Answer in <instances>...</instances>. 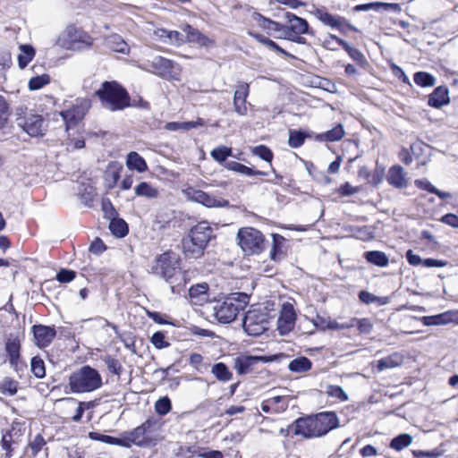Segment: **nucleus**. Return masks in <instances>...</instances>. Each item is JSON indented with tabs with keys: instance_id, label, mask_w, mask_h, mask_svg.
Here are the masks:
<instances>
[{
	"instance_id": "34",
	"label": "nucleus",
	"mask_w": 458,
	"mask_h": 458,
	"mask_svg": "<svg viewBox=\"0 0 458 458\" xmlns=\"http://www.w3.org/2000/svg\"><path fill=\"white\" fill-rule=\"evenodd\" d=\"M21 53L18 55V65L20 69H25L36 55L35 48L30 44L20 45Z\"/></svg>"
},
{
	"instance_id": "56",
	"label": "nucleus",
	"mask_w": 458,
	"mask_h": 458,
	"mask_svg": "<svg viewBox=\"0 0 458 458\" xmlns=\"http://www.w3.org/2000/svg\"><path fill=\"white\" fill-rule=\"evenodd\" d=\"M358 296L359 300L365 304L377 302L380 305H384L388 302L387 297H377L365 290L360 291Z\"/></svg>"
},
{
	"instance_id": "29",
	"label": "nucleus",
	"mask_w": 458,
	"mask_h": 458,
	"mask_svg": "<svg viewBox=\"0 0 458 458\" xmlns=\"http://www.w3.org/2000/svg\"><path fill=\"white\" fill-rule=\"evenodd\" d=\"M123 171V165L118 162H111L108 164L105 171V181L107 182L109 189H113L116 186L118 181L121 178Z\"/></svg>"
},
{
	"instance_id": "50",
	"label": "nucleus",
	"mask_w": 458,
	"mask_h": 458,
	"mask_svg": "<svg viewBox=\"0 0 458 458\" xmlns=\"http://www.w3.org/2000/svg\"><path fill=\"white\" fill-rule=\"evenodd\" d=\"M14 443L13 438V431L12 430H6L2 435V438L0 441V445L2 449L5 452L4 457L5 458H11L13 455V444Z\"/></svg>"
},
{
	"instance_id": "2",
	"label": "nucleus",
	"mask_w": 458,
	"mask_h": 458,
	"mask_svg": "<svg viewBox=\"0 0 458 458\" xmlns=\"http://www.w3.org/2000/svg\"><path fill=\"white\" fill-rule=\"evenodd\" d=\"M102 107L112 111H123L131 106L148 107V102L140 98L139 103L131 102L128 90L117 81H105L94 92Z\"/></svg>"
},
{
	"instance_id": "18",
	"label": "nucleus",
	"mask_w": 458,
	"mask_h": 458,
	"mask_svg": "<svg viewBox=\"0 0 458 458\" xmlns=\"http://www.w3.org/2000/svg\"><path fill=\"white\" fill-rule=\"evenodd\" d=\"M66 39L72 46L77 47H90L93 45V38L82 28L75 24L67 26L65 30Z\"/></svg>"
},
{
	"instance_id": "38",
	"label": "nucleus",
	"mask_w": 458,
	"mask_h": 458,
	"mask_svg": "<svg viewBox=\"0 0 458 458\" xmlns=\"http://www.w3.org/2000/svg\"><path fill=\"white\" fill-rule=\"evenodd\" d=\"M226 167L233 172L247 175V176H254V175H267V172L261 170H256L254 168L249 167L242 163L236 161L228 162Z\"/></svg>"
},
{
	"instance_id": "19",
	"label": "nucleus",
	"mask_w": 458,
	"mask_h": 458,
	"mask_svg": "<svg viewBox=\"0 0 458 458\" xmlns=\"http://www.w3.org/2000/svg\"><path fill=\"white\" fill-rule=\"evenodd\" d=\"M250 91L249 83L245 81H239L237 83L233 104L234 112L241 116L247 115L248 114V106L250 104L248 103L247 98L250 95Z\"/></svg>"
},
{
	"instance_id": "37",
	"label": "nucleus",
	"mask_w": 458,
	"mask_h": 458,
	"mask_svg": "<svg viewBox=\"0 0 458 458\" xmlns=\"http://www.w3.org/2000/svg\"><path fill=\"white\" fill-rule=\"evenodd\" d=\"M253 18L257 21L258 25L263 30L274 32H279L283 30V23L265 17L259 13H255Z\"/></svg>"
},
{
	"instance_id": "52",
	"label": "nucleus",
	"mask_w": 458,
	"mask_h": 458,
	"mask_svg": "<svg viewBox=\"0 0 458 458\" xmlns=\"http://www.w3.org/2000/svg\"><path fill=\"white\" fill-rule=\"evenodd\" d=\"M251 153L269 164H271L274 159L273 151L270 148L263 144L253 147L251 148Z\"/></svg>"
},
{
	"instance_id": "7",
	"label": "nucleus",
	"mask_w": 458,
	"mask_h": 458,
	"mask_svg": "<svg viewBox=\"0 0 458 458\" xmlns=\"http://www.w3.org/2000/svg\"><path fill=\"white\" fill-rule=\"evenodd\" d=\"M285 23L283 24V38L292 42L304 45L307 43L303 35L314 36V30L310 27L308 21L296 14L286 12L284 13Z\"/></svg>"
},
{
	"instance_id": "22",
	"label": "nucleus",
	"mask_w": 458,
	"mask_h": 458,
	"mask_svg": "<svg viewBox=\"0 0 458 458\" xmlns=\"http://www.w3.org/2000/svg\"><path fill=\"white\" fill-rule=\"evenodd\" d=\"M269 356L240 355L234 359L233 368L239 375H246L253 371L254 367L259 362L272 361Z\"/></svg>"
},
{
	"instance_id": "8",
	"label": "nucleus",
	"mask_w": 458,
	"mask_h": 458,
	"mask_svg": "<svg viewBox=\"0 0 458 458\" xmlns=\"http://www.w3.org/2000/svg\"><path fill=\"white\" fill-rule=\"evenodd\" d=\"M248 301L249 297L245 293L231 294L215 307V316L221 323H231L244 310Z\"/></svg>"
},
{
	"instance_id": "35",
	"label": "nucleus",
	"mask_w": 458,
	"mask_h": 458,
	"mask_svg": "<svg viewBox=\"0 0 458 458\" xmlns=\"http://www.w3.org/2000/svg\"><path fill=\"white\" fill-rule=\"evenodd\" d=\"M403 361V356L398 352H394L386 357L377 360L376 368L378 371L386 369H393L402 365Z\"/></svg>"
},
{
	"instance_id": "25",
	"label": "nucleus",
	"mask_w": 458,
	"mask_h": 458,
	"mask_svg": "<svg viewBox=\"0 0 458 458\" xmlns=\"http://www.w3.org/2000/svg\"><path fill=\"white\" fill-rule=\"evenodd\" d=\"M289 395H276L267 398L261 403V410L266 413L279 414L288 409Z\"/></svg>"
},
{
	"instance_id": "51",
	"label": "nucleus",
	"mask_w": 458,
	"mask_h": 458,
	"mask_svg": "<svg viewBox=\"0 0 458 458\" xmlns=\"http://www.w3.org/2000/svg\"><path fill=\"white\" fill-rule=\"evenodd\" d=\"M79 197L85 206L91 208L97 197L96 189L89 185L85 186L80 191Z\"/></svg>"
},
{
	"instance_id": "12",
	"label": "nucleus",
	"mask_w": 458,
	"mask_h": 458,
	"mask_svg": "<svg viewBox=\"0 0 458 458\" xmlns=\"http://www.w3.org/2000/svg\"><path fill=\"white\" fill-rule=\"evenodd\" d=\"M268 313L259 310H249L244 316L242 327L249 335L259 336L268 329Z\"/></svg>"
},
{
	"instance_id": "10",
	"label": "nucleus",
	"mask_w": 458,
	"mask_h": 458,
	"mask_svg": "<svg viewBox=\"0 0 458 458\" xmlns=\"http://www.w3.org/2000/svg\"><path fill=\"white\" fill-rule=\"evenodd\" d=\"M91 106V102L88 98H77L75 102L68 108L60 112V116L64 122L66 131L76 128L84 119L86 114Z\"/></svg>"
},
{
	"instance_id": "24",
	"label": "nucleus",
	"mask_w": 458,
	"mask_h": 458,
	"mask_svg": "<svg viewBox=\"0 0 458 458\" xmlns=\"http://www.w3.org/2000/svg\"><path fill=\"white\" fill-rule=\"evenodd\" d=\"M4 351L9 364L13 368H17L21 357V341L20 336L10 335L4 342Z\"/></svg>"
},
{
	"instance_id": "5",
	"label": "nucleus",
	"mask_w": 458,
	"mask_h": 458,
	"mask_svg": "<svg viewBox=\"0 0 458 458\" xmlns=\"http://www.w3.org/2000/svg\"><path fill=\"white\" fill-rule=\"evenodd\" d=\"M236 240L239 247L248 256L261 254L267 245L263 233L252 226L241 227L237 232Z\"/></svg>"
},
{
	"instance_id": "21",
	"label": "nucleus",
	"mask_w": 458,
	"mask_h": 458,
	"mask_svg": "<svg viewBox=\"0 0 458 458\" xmlns=\"http://www.w3.org/2000/svg\"><path fill=\"white\" fill-rule=\"evenodd\" d=\"M296 313L293 304L285 302L282 306L278 319L277 330L281 335L290 333L295 325Z\"/></svg>"
},
{
	"instance_id": "23",
	"label": "nucleus",
	"mask_w": 458,
	"mask_h": 458,
	"mask_svg": "<svg viewBox=\"0 0 458 458\" xmlns=\"http://www.w3.org/2000/svg\"><path fill=\"white\" fill-rule=\"evenodd\" d=\"M182 30L186 34L185 41L190 44H195L199 47H210L215 46L216 42L214 39L209 38L208 36L203 34L198 29L192 27L189 23L182 24L181 26Z\"/></svg>"
},
{
	"instance_id": "11",
	"label": "nucleus",
	"mask_w": 458,
	"mask_h": 458,
	"mask_svg": "<svg viewBox=\"0 0 458 458\" xmlns=\"http://www.w3.org/2000/svg\"><path fill=\"white\" fill-rule=\"evenodd\" d=\"M149 71L155 75L167 81H180L181 65L168 58L157 55L148 64Z\"/></svg>"
},
{
	"instance_id": "40",
	"label": "nucleus",
	"mask_w": 458,
	"mask_h": 458,
	"mask_svg": "<svg viewBox=\"0 0 458 458\" xmlns=\"http://www.w3.org/2000/svg\"><path fill=\"white\" fill-rule=\"evenodd\" d=\"M312 368L311 360L304 356L298 357L290 361L288 369L292 372L295 373H305L310 370Z\"/></svg>"
},
{
	"instance_id": "45",
	"label": "nucleus",
	"mask_w": 458,
	"mask_h": 458,
	"mask_svg": "<svg viewBox=\"0 0 458 458\" xmlns=\"http://www.w3.org/2000/svg\"><path fill=\"white\" fill-rule=\"evenodd\" d=\"M19 382L10 377H5L0 382V393L4 395L13 396L17 394Z\"/></svg>"
},
{
	"instance_id": "36",
	"label": "nucleus",
	"mask_w": 458,
	"mask_h": 458,
	"mask_svg": "<svg viewBox=\"0 0 458 458\" xmlns=\"http://www.w3.org/2000/svg\"><path fill=\"white\" fill-rule=\"evenodd\" d=\"M273 243L270 250V259L274 261L280 260L285 254V238L278 233H273Z\"/></svg>"
},
{
	"instance_id": "16",
	"label": "nucleus",
	"mask_w": 458,
	"mask_h": 458,
	"mask_svg": "<svg viewBox=\"0 0 458 458\" xmlns=\"http://www.w3.org/2000/svg\"><path fill=\"white\" fill-rule=\"evenodd\" d=\"M171 250L165 251L157 256L155 265L152 267V273L159 275L166 281H169L175 275L176 266Z\"/></svg>"
},
{
	"instance_id": "48",
	"label": "nucleus",
	"mask_w": 458,
	"mask_h": 458,
	"mask_svg": "<svg viewBox=\"0 0 458 458\" xmlns=\"http://www.w3.org/2000/svg\"><path fill=\"white\" fill-rule=\"evenodd\" d=\"M308 137L309 135L301 130H290L288 145L293 148H298L304 144Z\"/></svg>"
},
{
	"instance_id": "57",
	"label": "nucleus",
	"mask_w": 458,
	"mask_h": 458,
	"mask_svg": "<svg viewBox=\"0 0 458 458\" xmlns=\"http://www.w3.org/2000/svg\"><path fill=\"white\" fill-rule=\"evenodd\" d=\"M50 83V76L47 73L34 76L29 81V89L30 90H38Z\"/></svg>"
},
{
	"instance_id": "49",
	"label": "nucleus",
	"mask_w": 458,
	"mask_h": 458,
	"mask_svg": "<svg viewBox=\"0 0 458 458\" xmlns=\"http://www.w3.org/2000/svg\"><path fill=\"white\" fill-rule=\"evenodd\" d=\"M30 370L35 377L41 379L46 377V365L43 359L37 355L30 360Z\"/></svg>"
},
{
	"instance_id": "17",
	"label": "nucleus",
	"mask_w": 458,
	"mask_h": 458,
	"mask_svg": "<svg viewBox=\"0 0 458 458\" xmlns=\"http://www.w3.org/2000/svg\"><path fill=\"white\" fill-rule=\"evenodd\" d=\"M33 343L39 349H45L51 345L56 336V330L54 325L47 326L36 324L31 327Z\"/></svg>"
},
{
	"instance_id": "32",
	"label": "nucleus",
	"mask_w": 458,
	"mask_h": 458,
	"mask_svg": "<svg viewBox=\"0 0 458 458\" xmlns=\"http://www.w3.org/2000/svg\"><path fill=\"white\" fill-rule=\"evenodd\" d=\"M109 230L116 238H123L129 233V225L123 218L112 216L109 223Z\"/></svg>"
},
{
	"instance_id": "4",
	"label": "nucleus",
	"mask_w": 458,
	"mask_h": 458,
	"mask_svg": "<svg viewBox=\"0 0 458 458\" xmlns=\"http://www.w3.org/2000/svg\"><path fill=\"white\" fill-rule=\"evenodd\" d=\"M102 386V377L98 370L89 365H83L67 377L65 393L87 394L99 389Z\"/></svg>"
},
{
	"instance_id": "53",
	"label": "nucleus",
	"mask_w": 458,
	"mask_h": 458,
	"mask_svg": "<svg viewBox=\"0 0 458 458\" xmlns=\"http://www.w3.org/2000/svg\"><path fill=\"white\" fill-rule=\"evenodd\" d=\"M412 442V437L409 434H401L394 437L390 442V447L395 451H401L407 447Z\"/></svg>"
},
{
	"instance_id": "59",
	"label": "nucleus",
	"mask_w": 458,
	"mask_h": 458,
	"mask_svg": "<svg viewBox=\"0 0 458 458\" xmlns=\"http://www.w3.org/2000/svg\"><path fill=\"white\" fill-rule=\"evenodd\" d=\"M172 410V403L168 396H163L155 403V411L157 414L164 416Z\"/></svg>"
},
{
	"instance_id": "54",
	"label": "nucleus",
	"mask_w": 458,
	"mask_h": 458,
	"mask_svg": "<svg viewBox=\"0 0 458 458\" xmlns=\"http://www.w3.org/2000/svg\"><path fill=\"white\" fill-rule=\"evenodd\" d=\"M345 40L334 34H328L322 42V47L327 50L337 51L339 47L343 48Z\"/></svg>"
},
{
	"instance_id": "26",
	"label": "nucleus",
	"mask_w": 458,
	"mask_h": 458,
	"mask_svg": "<svg viewBox=\"0 0 458 458\" xmlns=\"http://www.w3.org/2000/svg\"><path fill=\"white\" fill-rule=\"evenodd\" d=\"M428 106L440 109L450 103L449 89L445 85H440L428 96Z\"/></svg>"
},
{
	"instance_id": "39",
	"label": "nucleus",
	"mask_w": 458,
	"mask_h": 458,
	"mask_svg": "<svg viewBox=\"0 0 458 458\" xmlns=\"http://www.w3.org/2000/svg\"><path fill=\"white\" fill-rule=\"evenodd\" d=\"M66 132L68 133L66 138V145L68 148H71L72 150H74L85 148L83 129H78L75 133H71L70 131Z\"/></svg>"
},
{
	"instance_id": "64",
	"label": "nucleus",
	"mask_w": 458,
	"mask_h": 458,
	"mask_svg": "<svg viewBox=\"0 0 458 458\" xmlns=\"http://www.w3.org/2000/svg\"><path fill=\"white\" fill-rule=\"evenodd\" d=\"M151 344L157 349H164L170 345V343L165 340V335L162 331H157L153 334L150 339Z\"/></svg>"
},
{
	"instance_id": "41",
	"label": "nucleus",
	"mask_w": 458,
	"mask_h": 458,
	"mask_svg": "<svg viewBox=\"0 0 458 458\" xmlns=\"http://www.w3.org/2000/svg\"><path fill=\"white\" fill-rule=\"evenodd\" d=\"M364 258L369 263L381 267H386L389 263L386 254L380 250L366 251Z\"/></svg>"
},
{
	"instance_id": "30",
	"label": "nucleus",
	"mask_w": 458,
	"mask_h": 458,
	"mask_svg": "<svg viewBox=\"0 0 458 458\" xmlns=\"http://www.w3.org/2000/svg\"><path fill=\"white\" fill-rule=\"evenodd\" d=\"M249 35L256 39L258 42L261 43L262 45L266 46L268 49L282 55L286 57L293 58L294 56L288 53L286 50L283 49L274 40L265 37L264 35L258 33V32H252L249 31Z\"/></svg>"
},
{
	"instance_id": "47",
	"label": "nucleus",
	"mask_w": 458,
	"mask_h": 458,
	"mask_svg": "<svg viewBox=\"0 0 458 458\" xmlns=\"http://www.w3.org/2000/svg\"><path fill=\"white\" fill-rule=\"evenodd\" d=\"M47 445V441L41 434H37L32 440H30L26 451L30 450V456L35 458Z\"/></svg>"
},
{
	"instance_id": "13",
	"label": "nucleus",
	"mask_w": 458,
	"mask_h": 458,
	"mask_svg": "<svg viewBox=\"0 0 458 458\" xmlns=\"http://www.w3.org/2000/svg\"><path fill=\"white\" fill-rule=\"evenodd\" d=\"M58 402L63 404L64 418L72 422H80L85 411L94 406L92 402H81L73 397H64Z\"/></svg>"
},
{
	"instance_id": "6",
	"label": "nucleus",
	"mask_w": 458,
	"mask_h": 458,
	"mask_svg": "<svg viewBox=\"0 0 458 458\" xmlns=\"http://www.w3.org/2000/svg\"><path fill=\"white\" fill-rule=\"evenodd\" d=\"M159 427L158 420L155 417H149L142 424L131 430L125 431L119 437V445L131 447L132 445L143 446L148 445L151 438L149 434Z\"/></svg>"
},
{
	"instance_id": "14",
	"label": "nucleus",
	"mask_w": 458,
	"mask_h": 458,
	"mask_svg": "<svg viewBox=\"0 0 458 458\" xmlns=\"http://www.w3.org/2000/svg\"><path fill=\"white\" fill-rule=\"evenodd\" d=\"M315 15L323 24L336 29L343 35L349 32H358L357 28L352 25L346 18L333 15L325 8L316 9Z\"/></svg>"
},
{
	"instance_id": "42",
	"label": "nucleus",
	"mask_w": 458,
	"mask_h": 458,
	"mask_svg": "<svg viewBox=\"0 0 458 458\" xmlns=\"http://www.w3.org/2000/svg\"><path fill=\"white\" fill-rule=\"evenodd\" d=\"M211 372L217 380L222 382H227L233 378V373L224 362L214 364Z\"/></svg>"
},
{
	"instance_id": "9",
	"label": "nucleus",
	"mask_w": 458,
	"mask_h": 458,
	"mask_svg": "<svg viewBox=\"0 0 458 458\" xmlns=\"http://www.w3.org/2000/svg\"><path fill=\"white\" fill-rule=\"evenodd\" d=\"M16 123L27 134L39 137L45 134V119L41 114L29 111L27 107L16 109Z\"/></svg>"
},
{
	"instance_id": "61",
	"label": "nucleus",
	"mask_w": 458,
	"mask_h": 458,
	"mask_svg": "<svg viewBox=\"0 0 458 458\" xmlns=\"http://www.w3.org/2000/svg\"><path fill=\"white\" fill-rule=\"evenodd\" d=\"M10 116L9 104L5 98L0 95V129L4 128L7 123Z\"/></svg>"
},
{
	"instance_id": "62",
	"label": "nucleus",
	"mask_w": 458,
	"mask_h": 458,
	"mask_svg": "<svg viewBox=\"0 0 458 458\" xmlns=\"http://www.w3.org/2000/svg\"><path fill=\"white\" fill-rule=\"evenodd\" d=\"M327 394L333 397L336 398L340 402H346L348 400L347 394L344 391V389L340 386L330 385L327 388Z\"/></svg>"
},
{
	"instance_id": "44",
	"label": "nucleus",
	"mask_w": 458,
	"mask_h": 458,
	"mask_svg": "<svg viewBox=\"0 0 458 458\" xmlns=\"http://www.w3.org/2000/svg\"><path fill=\"white\" fill-rule=\"evenodd\" d=\"M343 49L348 55L360 67H365L368 64L365 55L356 47L351 46L345 41Z\"/></svg>"
},
{
	"instance_id": "20",
	"label": "nucleus",
	"mask_w": 458,
	"mask_h": 458,
	"mask_svg": "<svg viewBox=\"0 0 458 458\" xmlns=\"http://www.w3.org/2000/svg\"><path fill=\"white\" fill-rule=\"evenodd\" d=\"M322 327L324 329H348L353 327H356L360 334H369L372 330L373 325L370 320L367 318H352L349 323L339 324L336 321H328L325 324L324 319L321 318Z\"/></svg>"
},
{
	"instance_id": "31",
	"label": "nucleus",
	"mask_w": 458,
	"mask_h": 458,
	"mask_svg": "<svg viewBox=\"0 0 458 458\" xmlns=\"http://www.w3.org/2000/svg\"><path fill=\"white\" fill-rule=\"evenodd\" d=\"M126 165L129 170L138 173L146 172L148 167L145 159L136 151H131L126 157Z\"/></svg>"
},
{
	"instance_id": "55",
	"label": "nucleus",
	"mask_w": 458,
	"mask_h": 458,
	"mask_svg": "<svg viewBox=\"0 0 458 458\" xmlns=\"http://www.w3.org/2000/svg\"><path fill=\"white\" fill-rule=\"evenodd\" d=\"M210 156L214 160H216L218 163L225 162L229 157L233 156V149L230 147L226 146H219L216 148H214L210 152Z\"/></svg>"
},
{
	"instance_id": "63",
	"label": "nucleus",
	"mask_w": 458,
	"mask_h": 458,
	"mask_svg": "<svg viewBox=\"0 0 458 458\" xmlns=\"http://www.w3.org/2000/svg\"><path fill=\"white\" fill-rule=\"evenodd\" d=\"M111 49L121 54L129 53L130 47L128 44L118 36H114L111 39Z\"/></svg>"
},
{
	"instance_id": "3",
	"label": "nucleus",
	"mask_w": 458,
	"mask_h": 458,
	"mask_svg": "<svg viewBox=\"0 0 458 458\" xmlns=\"http://www.w3.org/2000/svg\"><path fill=\"white\" fill-rule=\"evenodd\" d=\"M212 238H215L214 231L208 221H200L193 225L182 240L185 257L200 258Z\"/></svg>"
},
{
	"instance_id": "46",
	"label": "nucleus",
	"mask_w": 458,
	"mask_h": 458,
	"mask_svg": "<svg viewBox=\"0 0 458 458\" xmlns=\"http://www.w3.org/2000/svg\"><path fill=\"white\" fill-rule=\"evenodd\" d=\"M414 83L421 88L433 87L436 84V78L427 72H417L413 74Z\"/></svg>"
},
{
	"instance_id": "58",
	"label": "nucleus",
	"mask_w": 458,
	"mask_h": 458,
	"mask_svg": "<svg viewBox=\"0 0 458 458\" xmlns=\"http://www.w3.org/2000/svg\"><path fill=\"white\" fill-rule=\"evenodd\" d=\"M439 326L447 324L458 325V310H450L437 314Z\"/></svg>"
},
{
	"instance_id": "1",
	"label": "nucleus",
	"mask_w": 458,
	"mask_h": 458,
	"mask_svg": "<svg viewBox=\"0 0 458 458\" xmlns=\"http://www.w3.org/2000/svg\"><path fill=\"white\" fill-rule=\"evenodd\" d=\"M339 426L340 421L335 411H320L297 418L285 428H281L279 433L285 437L313 439L325 437Z\"/></svg>"
},
{
	"instance_id": "27",
	"label": "nucleus",
	"mask_w": 458,
	"mask_h": 458,
	"mask_svg": "<svg viewBox=\"0 0 458 458\" xmlns=\"http://www.w3.org/2000/svg\"><path fill=\"white\" fill-rule=\"evenodd\" d=\"M386 181L391 186L396 189H403L408 185L406 173L399 165H392L389 168L386 175Z\"/></svg>"
},
{
	"instance_id": "28",
	"label": "nucleus",
	"mask_w": 458,
	"mask_h": 458,
	"mask_svg": "<svg viewBox=\"0 0 458 458\" xmlns=\"http://www.w3.org/2000/svg\"><path fill=\"white\" fill-rule=\"evenodd\" d=\"M344 136V125L337 123L331 130L317 134L315 140L320 142H335L341 140Z\"/></svg>"
},
{
	"instance_id": "15",
	"label": "nucleus",
	"mask_w": 458,
	"mask_h": 458,
	"mask_svg": "<svg viewBox=\"0 0 458 458\" xmlns=\"http://www.w3.org/2000/svg\"><path fill=\"white\" fill-rule=\"evenodd\" d=\"M188 199L199 203L207 208H225L229 206V201L224 198H216L208 192L198 190L194 187H187L183 191Z\"/></svg>"
},
{
	"instance_id": "60",
	"label": "nucleus",
	"mask_w": 458,
	"mask_h": 458,
	"mask_svg": "<svg viewBox=\"0 0 458 458\" xmlns=\"http://www.w3.org/2000/svg\"><path fill=\"white\" fill-rule=\"evenodd\" d=\"M361 188L360 186H352L348 182L341 184L335 191L339 197H347L360 192Z\"/></svg>"
},
{
	"instance_id": "43",
	"label": "nucleus",
	"mask_w": 458,
	"mask_h": 458,
	"mask_svg": "<svg viewBox=\"0 0 458 458\" xmlns=\"http://www.w3.org/2000/svg\"><path fill=\"white\" fill-rule=\"evenodd\" d=\"M102 360L106 365L107 370L110 374L116 376L118 378L121 377L123 368L118 359L110 354H106L102 358Z\"/></svg>"
},
{
	"instance_id": "33",
	"label": "nucleus",
	"mask_w": 458,
	"mask_h": 458,
	"mask_svg": "<svg viewBox=\"0 0 458 458\" xmlns=\"http://www.w3.org/2000/svg\"><path fill=\"white\" fill-rule=\"evenodd\" d=\"M137 197L146 198L148 199H157L159 196V191L148 182H140L134 188Z\"/></svg>"
}]
</instances>
